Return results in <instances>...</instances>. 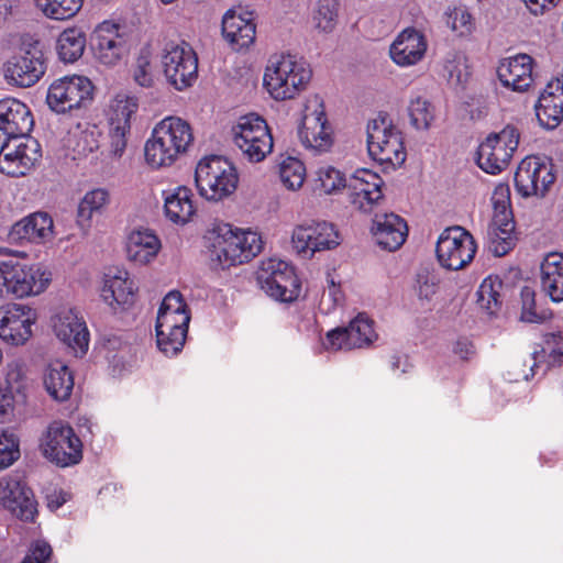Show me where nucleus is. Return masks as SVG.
<instances>
[{
    "instance_id": "1",
    "label": "nucleus",
    "mask_w": 563,
    "mask_h": 563,
    "mask_svg": "<svg viewBox=\"0 0 563 563\" xmlns=\"http://www.w3.org/2000/svg\"><path fill=\"white\" fill-rule=\"evenodd\" d=\"M208 241L210 260L221 269L247 263L262 251V240L257 233L233 230L228 223L209 232Z\"/></svg>"
},
{
    "instance_id": "2",
    "label": "nucleus",
    "mask_w": 563,
    "mask_h": 563,
    "mask_svg": "<svg viewBox=\"0 0 563 563\" xmlns=\"http://www.w3.org/2000/svg\"><path fill=\"white\" fill-rule=\"evenodd\" d=\"M192 141V130L187 121L167 117L156 124L151 139L145 143V159L154 168L170 166Z\"/></svg>"
},
{
    "instance_id": "3",
    "label": "nucleus",
    "mask_w": 563,
    "mask_h": 563,
    "mask_svg": "<svg viewBox=\"0 0 563 563\" xmlns=\"http://www.w3.org/2000/svg\"><path fill=\"white\" fill-rule=\"evenodd\" d=\"M312 77L307 62L297 59L295 55L282 56L280 59L266 68L264 85L276 100L292 99Z\"/></svg>"
},
{
    "instance_id": "4",
    "label": "nucleus",
    "mask_w": 563,
    "mask_h": 563,
    "mask_svg": "<svg viewBox=\"0 0 563 563\" xmlns=\"http://www.w3.org/2000/svg\"><path fill=\"white\" fill-rule=\"evenodd\" d=\"M46 58L40 40L26 34L22 36L18 52L4 64V77L21 88L34 86L46 71Z\"/></svg>"
},
{
    "instance_id": "5",
    "label": "nucleus",
    "mask_w": 563,
    "mask_h": 563,
    "mask_svg": "<svg viewBox=\"0 0 563 563\" xmlns=\"http://www.w3.org/2000/svg\"><path fill=\"white\" fill-rule=\"evenodd\" d=\"M367 150L369 156L394 168L406 161V150L400 133L388 122L387 114H379L367 124Z\"/></svg>"
},
{
    "instance_id": "6",
    "label": "nucleus",
    "mask_w": 563,
    "mask_h": 563,
    "mask_svg": "<svg viewBox=\"0 0 563 563\" xmlns=\"http://www.w3.org/2000/svg\"><path fill=\"white\" fill-rule=\"evenodd\" d=\"M51 280V272L41 264L25 265L12 261L0 263V287L18 298L43 292Z\"/></svg>"
},
{
    "instance_id": "7",
    "label": "nucleus",
    "mask_w": 563,
    "mask_h": 563,
    "mask_svg": "<svg viewBox=\"0 0 563 563\" xmlns=\"http://www.w3.org/2000/svg\"><path fill=\"white\" fill-rule=\"evenodd\" d=\"M43 455L60 467L82 460V442L74 429L62 420L53 421L41 440Z\"/></svg>"
},
{
    "instance_id": "8",
    "label": "nucleus",
    "mask_w": 563,
    "mask_h": 563,
    "mask_svg": "<svg viewBox=\"0 0 563 563\" xmlns=\"http://www.w3.org/2000/svg\"><path fill=\"white\" fill-rule=\"evenodd\" d=\"M256 280L269 297L282 302H292L300 295L301 283L295 268L280 260L263 262Z\"/></svg>"
},
{
    "instance_id": "9",
    "label": "nucleus",
    "mask_w": 563,
    "mask_h": 563,
    "mask_svg": "<svg viewBox=\"0 0 563 563\" xmlns=\"http://www.w3.org/2000/svg\"><path fill=\"white\" fill-rule=\"evenodd\" d=\"M473 235L460 225L444 229L438 238L435 255L439 264L449 271L465 268L475 257Z\"/></svg>"
},
{
    "instance_id": "10",
    "label": "nucleus",
    "mask_w": 563,
    "mask_h": 563,
    "mask_svg": "<svg viewBox=\"0 0 563 563\" xmlns=\"http://www.w3.org/2000/svg\"><path fill=\"white\" fill-rule=\"evenodd\" d=\"M93 85L84 76H66L55 80L48 88L46 102L56 113L87 108L93 100Z\"/></svg>"
},
{
    "instance_id": "11",
    "label": "nucleus",
    "mask_w": 563,
    "mask_h": 563,
    "mask_svg": "<svg viewBox=\"0 0 563 563\" xmlns=\"http://www.w3.org/2000/svg\"><path fill=\"white\" fill-rule=\"evenodd\" d=\"M162 64L167 81L177 90L190 87L198 77V57L192 47L181 41L165 44Z\"/></svg>"
},
{
    "instance_id": "12",
    "label": "nucleus",
    "mask_w": 563,
    "mask_h": 563,
    "mask_svg": "<svg viewBox=\"0 0 563 563\" xmlns=\"http://www.w3.org/2000/svg\"><path fill=\"white\" fill-rule=\"evenodd\" d=\"M0 505L12 516L25 522H33L37 515L34 493L20 473L0 478Z\"/></svg>"
},
{
    "instance_id": "13",
    "label": "nucleus",
    "mask_w": 563,
    "mask_h": 563,
    "mask_svg": "<svg viewBox=\"0 0 563 563\" xmlns=\"http://www.w3.org/2000/svg\"><path fill=\"white\" fill-rule=\"evenodd\" d=\"M291 242L298 254L311 257L316 252L336 247L340 235L332 223L311 220L294 229Z\"/></svg>"
},
{
    "instance_id": "14",
    "label": "nucleus",
    "mask_w": 563,
    "mask_h": 563,
    "mask_svg": "<svg viewBox=\"0 0 563 563\" xmlns=\"http://www.w3.org/2000/svg\"><path fill=\"white\" fill-rule=\"evenodd\" d=\"M516 230L510 208V188L506 183L495 186V256H505L517 245Z\"/></svg>"
},
{
    "instance_id": "15",
    "label": "nucleus",
    "mask_w": 563,
    "mask_h": 563,
    "mask_svg": "<svg viewBox=\"0 0 563 563\" xmlns=\"http://www.w3.org/2000/svg\"><path fill=\"white\" fill-rule=\"evenodd\" d=\"M555 176L551 163L540 156L523 158L515 174L517 191L523 197H543L554 183Z\"/></svg>"
},
{
    "instance_id": "16",
    "label": "nucleus",
    "mask_w": 563,
    "mask_h": 563,
    "mask_svg": "<svg viewBox=\"0 0 563 563\" xmlns=\"http://www.w3.org/2000/svg\"><path fill=\"white\" fill-rule=\"evenodd\" d=\"M376 339L374 321L366 313H358L347 327L329 331L323 344L328 350H352L369 346Z\"/></svg>"
},
{
    "instance_id": "17",
    "label": "nucleus",
    "mask_w": 563,
    "mask_h": 563,
    "mask_svg": "<svg viewBox=\"0 0 563 563\" xmlns=\"http://www.w3.org/2000/svg\"><path fill=\"white\" fill-rule=\"evenodd\" d=\"M36 321L34 309L22 303L0 307V338L11 345H23L32 336Z\"/></svg>"
},
{
    "instance_id": "18",
    "label": "nucleus",
    "mask_w": 563,
    "mask_h": 563,
    "mask_svg": "<svg viewBox=\"0 0 563 563\" xmlns=\"http://www.w3.org/2000/svg\"><path fill=\"white\" fill-rule=\"evenodd\" d=\"M0 170L10 176L25 175L42 157L38 142L30 136L4 143Z\"/></svg>"
},
{
    "instance_id": "19",
    "label": "nucleus",
    "mask_w": 563,
    "mask_h": 563,
    "mask_svg": "<svg viewBox=\"0 0 563 563\" xmlns=\"http://www.w3.org/2000/svg\"><path fill=\"white\" fill-rule=\"evenodd\" d=\"M90 46L95 57L106 66L117 65L126 53V43L119 33V25L108 22L95 30Z\"/></svg>"
},
{
    "instance_id": "20",
    "label": "nucleus",
    "mask_w": 563,
    "mask_h": 563,
    "mask_svg": "<svg viewBox=\"0 0 563 563\" xmlns=\"http://www.w3.org/2000/svg\"><path fill=\"white\" fill-rule=\"evenodd\" d=\"M54 223L47 212L36 211L16 221L8 233L12 244H44L52 240Z\"/></svg>"
},
{
    "instance_id": "21",
    "label": "nucleus",
    "mask_w": 563,
    "mask_h": 563,
    "mask_svg": "<svg viewBox=\"0 0 563 563\" xmlns=\"http://www.w3.org/2000/svg\"><path fill=\"white\" fill-rule=\"evenodd\" d=\"M298 134L301 143L307 148L321 153L327 152L332 146V130L322 102H319L318 108L311 113L305 114Z\"/></svg>"
},
{
    "instance_id": "22",
    "label": "nucleus",
    "mask_w": 563,
    "mask_h": 563,
    "mask_svg": "<svg viewBox=\"0 0 563 563\" xmlns=\"http://www.w3.org/2000/svg\"><path fill=\"white\" fill-rule=\"evenodd\" d=\"M137 111V103L132 99L120 100L112 108L109 118V152L120 158L128 144L131 131V117Z\"/></svg>"
},
{
    "instance_id": "23",
    "label": "nucleus",
    "mask_w": 563,
    "mask_h": 563,
    "mask_svg": "<svg viewBox=\"0 0 563 563\" xmlns=\"http://www.w3.org/2000/svg\"><path fill=\"white\" fill-rule=\"evenodd\" d=\"M540 124L547 129L556 128L563 120V78L548 82L534 106Z\"/></svg>"
},
{
    "instance_id": "24",
    "label": "nucleus",
    "mask_w": 563,
    "mask_h": 563,
    "mask_svg": "<svg viewBox=\"0 0 563 563\" xmlns=\"http://www.w3.org/2000/svg\"><path fill=\"white\" fill-rule=\"evenodd\" d=\"M222 35L235 51L250 47L256 37V24L252 13L227 11L222 18Z\"/></svg>"
},
{
    "instance_id": "25",
    "label": "nucleus",
    "mask_w": 563,
    "mask_h": 563,
    "mask_svg": "<svg viewBox=\"0 0 563 563\" xmlns=\"http://www.w3.org/2000/svg\"><path fill=\"white\" fill-rule=\"evenodd\" d=\"M372 233L380 249L393 252L406 241L408 227L398 214H376L373 220Z\"/></svg>"
},
{
    "instance_id": "26",
    "label": "nucleus",
    "mask_w": 563,
    "mask_h": 563,
    "mask_svg": "<svg viewBox=\"0 0 563 563\" xmlns=\"http://www.w3.org/2000/svg\"><path fill=\"white\" fill-rule=\"evenodd\" d=\"M496 73L504 87L522 92L532 82V58L527 54L505 58Z\"/></svg>"
},
{
    "instance_id": "27",
    "label": "nucleus",
    "mask_w": 563,
    "mask_h": 563,
    "mask_svg": "<svg viewBox=\"0 0 563 563\" xmlns=\"http://www.w3.org/2000/svg\"><path fill=\"white\" fill-rule=\"evenodd\" d=\"M382 177L369 169H357L350 179L347 187L353 190V203L363 211H369L372 206L383 198Z\"/></svg>"
},
{
    "instance_id": "28",
    "label": "nucleus",
    "mask_w": 563,
    "mask_h": 563,
    "mask_svg": "<svg viewBox=\"0 0 563 563\" xmlns=\"http://www.w3.org/2000/svg\"><path fill=\"white\" fill-rule=\"evenodd\" d=\"M101 297L114 310L130 308L136 299L133 280L129 278L126 271H119L117 275H106Z\"/></svg>"
},
{
    "instance_id": "29",
    "label": "nucleus",
    "mask_w": 563,
    "mask_h": 563,
    "mask_svg": "<svg viewBox=\"0 0 563 563\" xmlns=\"http://www.w3.org/2000/svg\"><path fill=\"white\" fill-rule=\"evenodd\" d=\"M424 36L415 29L402 31L390 46V57L400 66L417 64L424 55Z\"/></svg>"
},
{
    "instance_id": "30",
    "label": "nucleus",
    "mask_w": 563,
    "mask_h": 563,
    "mask_svg": "<svg viewBox=\"0 0 563 563\" xmlns=\"http://www.w3.org/2000/svg\"><path fill=\"white\" fill-rule=\"evenodd\" d=\"M540 285L542 292L553 302L563 301V255L548 254L540 266Z\"/></svg>"
},
{
    "instance_id": "31",
    "label": "nucleus",
    "mask_w": 563,
    "mask_h": 563,
    "mask_svg": "<svg viewBox=\"0 0 563 563\" xmlns=\"http://www.w3.org/2000/svg\"><path fill=\"white\" fill-rule=\"evenodd\" d=\"M44 386L47 394L56 401L63 402L70 398L74 390V373L62 362L51 363L44 374Z\"/></svg>"
},
{
    "instance_id": "32",
    "label": "nucleus",
    "mask_w": 563,
    "mask_h": 563,
    "mask_svg": "<svg viewBox=\"0 0 563 563\" xmlns=\"http://www.w3.org/2000/svg\"><path fill=\"white\" fill-rule=\"evenodd\" d=\"M164 195L166 218L175 224H186L196 212L191 190L180 186L170 194L164 191Z\"/></svg>"
},
{
    "instance_id": "33",
    "label": "nucleus",
    "mask_w": 563,
    "mask_h": 563,
    "mask_svg": "<svg viewBox=\"0 0 563 563\" xmlns=\"http://www.w3.org/2000/svg\"><path fill=\"white\" fill-rule=\"evenodd\" d=\"M159 249V239L150 230L132 232L126 244L128 257L140 264L150 263L157 256Z\"/></svg>"
},
{
    "instance_id": "34",
    "label": "nucleus",
    "mask_w": 563,
    "mask_h": 563,
    "mask_svg": "<svg viewBox=\"0 0 563 563\" xmlns=\"http://www.w3.org/2000/svg\"><path fill=\"white\" fill-rule=\"evenodd\" d=\"M57 338L74 350L86 353L89 345V331L85 321L77 316H66L54 327Z\"/></svg>"
},
{
    "instance_id": "35",
    "label": "nucleus",
    "mask_w": 563,
    "mask_h": 563,
    "mask_svg": "<svg viewBox=\"0 0 563 563\" xmlns=\"http://www.w3.org/2000/svg\"><path fill=\"white\" fill-rule=\"evenodd\" d=\"M230 164L231 162L220 155L206 156L198 163L195 170V181L200 196L209 192L212 178L217 175H224L225 170H230Z\"/></svg>"
},
{
    "instance_id": "36",
    "label": "nucleus",
    "mask_w": 563,
    "mask_h": 563,
    "mask_svg": "<svg viewBox=\"0 0 563 563\" xmlns=\"http://www.w3.org/2000/svg\"><path fill=\"white\" fill-rule=\"evenodd\" d=\"M86 34L79 27H68L64 30L56 43L58 57L64 63H74L78 60L86 47Z\"/></svg>"
},
{
    "instance_id": "37",
    "label": "nucleus",
    "mask_w": 563,
    "mask_h": 563,
    "mask_svg": "<svg viewBox=\"0 0 563 563\" xmlns=\"http://www.w3.org/2000/svg\"><path fill=\"white\" fill-rule=\"evenodd\" d=\"M232 134L234 142L260 136L258 142L263 145L262 148H264L268 140H271V132L266 121L254 113L241 117L236 125L232 128Z\"/></svg>"
},
{
    "instance_id": "38",
    "label": "nucleus",
    "mask_w": 563,
    "mask_h": 563,
    "mask_svg": "<svg viewBox=\"0 0 563 563\" xmlns=\"http://www.w3.org/2000/svg\"><path fill=\"white\" fill-rule=\"evenodd\" d=\"M519 136L518 130L512 125H507L495 133V172H500L509 164L518 148Z\"/></svg>"
},
{
    "instance_id": "39",
    "label": "nucleus",
    "mask_w": 563,
    "mask_h": 563,
    "mask_svg": "<svg viewBox=\"0 0 563 563\" xmlns=\"http://www.w3.org/2000/svg\"><path fill=\"white\" fill-rule=\"evenodd\" d=\"M339 0H318L312 13L314 27L322 33L334 31L339 20Z\"/></svg>"
},
{
    "instance_id": "40",
    "label": "nucleus",
    "mask_w": 563,
    "mask_h": 563,
    "mask_svg": "<svg viewBox=\"0 0 563 563\" xmlns=\"http://www.w3.org/2000/svg\"><path fill=\"white\" fill-rule=\"evenodd\" d=\"M109 195L104 189L88 191L77 208V223L80 228L89 227L90 219L95 212H100L108 202Z\"/></svg>"
},
{
    "instance_id": "41",
    "label": "nucleus",
    "mask_w": 563,
    "mask_h": 563,
    "mask_svg": "<svg viewBox=\"0 0 563 563\" xmlns=\"http://www.w3.org/2000/svg\"><path fill=\"white\" fill-rule=\"evenodd\" d=\"M239 175L235 167L230 164V170H225L224 175H217L211 180L209 192L201 197L207 200L219 201L232 195L238 187Z\"/></svg>"
},
{
    "instance_id": "42",
    "label": "nucleus",
    "mask_w": 563,
    "mask_h": 563,
    "mask_svg": "<svg viewBox=\"0 0 563 563\" xmlns=\"http://www.w3.org/2000/svg\"><path fill=\"white\" fill-rule=\"evenodd\" d=\"M84 0H42L38 7L52 20H68L75 16L82 7Z\"/></svg>"
},
{
    "instance_id": "43",
    "label": "nucleus",
    "mask_w": 563,
    "mask_h": 563,
    "mask_svg": "<svg viewBox=\"0 0 563 563\" xmlns=\"http://www.w3.org/2000/svg\"><path fill=\"white\" fill-rule=\"evenodd\" d=\"M408 114L415 129L428 130L434 120V107L429 100L419 96L410 101Z\"/></svg>"
},
{
    "instance_id": "44",
    "label": "nucleus",
    "mask_w": 563,
    "mask_h": 563,
    "mask_svg": "<svg viewBox=\"0 0 563 563\" xmlns=\"http://www.w3.org/2000/svg\"><path fill=\"white\" fill-rule=\"evenodd\" d=\"M521 313L520 320L529 323H541L551 317V312L545 309H538L536 303V291L526 286L521 289Z\"/></svg>"
},
{
    "instance_id": "45",
    "label": "nucleus",
    "mask_w": 563,
    "mask_h": 563,
    "mask_svg": "<svg viewBox=\"0 0 563 563\" xmlns=\"http://www.w3.org/2000/svg\"><path fill=\"white\" fill-rule=\"evenodd\" d=\"M279 175L283 184L289 189H298L302 186L306 168L301 161L288 156L279 165Z\"/></svg>"
},
{
    "instance_id": "46",
    "label": "nucleus",
    "mask_w": 563,
    "mask_h": 563,
    "mask_svg": "<svg viewBox=\"0 0 563 563\" xmlns=\"http://www.w3.org/2000/svg\"><path fill=\"white\" fill-rule=\"evenodd\" d=\"M158 350L168 357L178 355L185 344L187 333L185 331H166L155 329Z\"/></svg>"
},
{
    "instance_id": "47",
    "label": "nucleus",
    "mask_w": 563,
    "mask_h": 563,
    "mask_svg": "<svg viewBox=\"0 0 563 563\" xmlns=\"http://www.w3.org/2000/svg\"><path fill=\"white\" fill-rule=\"evenodd\" d=\"M190 311L157 313L155 329L166 331H185L188 333Z\"/></svg>"
},
{
    "instance_id": "48",
    "label": "nucleus",
    "mask_w": 563,
    "mask_h": 563,
    "mask_svg": "<svg viewBox=\"0 0 563 563\" xmlns=\"http://www.w3.org/2000/svg\"><path fill=\"white\" fill-rule=\"evenodd\" d=\"M446 24L460 36L471 34L473 30V18L464 7H455L446 12Z\"/></svg>"
},
{
    "instance_id": "49",
    "label": "nucleus",
    "mask_w": 563,
    "mask_h": 563,
    "mask_svg": "<svg viewBox=\"0 0 563 563\" xmlns=\"http://www.w3.org/2000/svg\"><path fill=\"white\" fill-rule=\"evenodd\" d=\"M258 141L260 136L255 139H243L242 141H238L234 143L250 162L258 163L262 162L266 157V155L272 152L273 136L271 135V140H268L264 148H262L263 145H261Z\"/></svg>"
},
{
    "instance_id": "50",
    "label": "nucleus",
    "mask_w": 563,
    "mask_h": 563,
    "mask_svg": "<svg viewBox=\"0 0 563 563\" xmlns=\"http://www.w3.org/2000/svg\"><path fill=\"white\" fill-rule=\"evenodd\" d=\"M541 353L547 355L548 366H556L563 362V334L549 333L545 335Z\"/></svg>"
},
{
    "instance_id": "51",
    "label": "nucleus",
    "mask_w": 563,
    "mask_h": 563,
    "mask_svg": "<svg viewBox=\"0 0 563 563\" xmlns=\"http://www.w3.org/2000/svg\"><path fill=\"white\" fill-rule=\"evenodd\" d=\"M20 456L19 443L12 433H0V468L13 464Z\"/></svg>"
},
{
    "instance_id": "52",
    "label": "nucleus",
    "mask_w": 563,
    "mask_h": 563,
    "mask_svg": "<svg viewBox=\"0 0 563 563\" xmlns=\"http://www.w3.org/2000/svg\"><path fill=\"white\" fill-rule=\"evenodd\" d=\"M319 180L322 189L327 194L347 187L344 175L332 166L320 168Z\"/></svg>"
},
{
    "instance_id": "53",
    "label": "nucleus",
    "mask_w": 563,
    "mask_h": 563,
    "mask_svg": "<svg viewBox=\"0 0 563 563\" xmlns=\"http://www.w3.org/2000/svg\"><path fill=\"white\" fill-rule=\"evenodd\" d=\"M540 352L534 350L530 355L529 360L525 361L521 366L516 364V368L514 373H508V380L510 382H519V380H529L536 374V368L538 367V356Z\"/></svg>"
},
{
    "instance_id": "54",
    "label": "nucleus",
    "mask_w": 563,
    "mask_h": 563,
    "mask_svg": "<svg viewBox=\"0 0 563 563\" xmlns=\"http://www.w3.org/2000/svg\"><path fill=\"white\" fill-rule=\"evenodd\" d=\"M475 162L482 170L493 175V133H489L478 146Z\"/></svg>"
},
{
    "instance_id": "55",
    "label": "nucleus",
    "mask_w": 563,
    "mask_h": 563,
    "mask_svg": "<svg viewBox=\"0 0 563 563\" xmlns=\"http://www.w3.org/2000/svg\"><path fill=\"white\" fill-rule=\"evenodd\" d=\"M493 302V275H488L479 285L476 291V305L477 307L487 312L488 316L493 314L490 311V305Z\"/></svg>"
},
{
    "instance_id": "56",
    "label": "nucleus",
    "mask_w": 563,
    "mask_h": 563,
    "mask_svg": "<svg viewBox=\"0 0 563 563\" xmlns=\"http://www.w3.org/2000/svg\"><path fill=\"white\" fill-rule=\"evenodd\" d=\"M179 311H190V309L183 295L178 290H172L164 297L157 313Z\"/></svg>"
},
{
    "instance_id": "57",
    "label": "nucleus",
    "mask_w": 563,
    "mask_h": 563,
    "mask_svg": "<svg viewBox=\"0 0 563 563\" xmlns=\"http://www.w3.org/2000/svg\"><path fill=\"white\" fill-rule=\"evenodd\" d=\"M150 68L151 63L148 57L140 56L134 69V80L142 87H151L153 84V76Z\"/></svg>"
},
{
    "instance_id": "58",
    "label": "nucleus",
    "mask_w": 563,
    "mask_h": 563,
    "mask_svg": "<svg viewBox=\"0 0 563 563\" xmlns=\"http://www.w3.org/2000/svg\"><path fill=\"white\" fill-rule=\"evenodd\" d=\"M52 547L45 541H37L32 548L31 554L24 560H31L32 563H46L52 555Z\"/></svg>"
},
{
    "instance_id": "59",
    "label": "nucleus",
    "mask_w": 563,
    "mask_h": 563,
    "mask_svg": "<svg viewBox=\"0 0 563 563\" xmlns=\"http://www.w3.org/2000/svg\"><path fill=\"white\" fill-rule=\"evenodd\" d=\"M418 294L421 299L430 300L438 290V280L434 276H419Z\"/></svg>"
},
{
    "instance_id": "60",
    "label": "nucleus",
    "mask_w": 563,
    "mask_h": 563,
    "mask_svg": "<svg viewBox=\"0 0 563 563\" xmlns=\"http://www.w3.org/2000/svg\"><path fill=\"white\" fill-rule=\"evenodd\" d=\"M529 11L534 15H541L554 8L559 0H522Z\"/></svg>"
},
{
    "instance_id": "61",
    "label": "nucleus",
    "mask_w": 563,
    "mask_h": 563,
    "mask_svg": "<svg viewBox=\"0 0 563 563\" xmlns=\"http://www.w3.org/2000/svg\"><path fill=\"white\" fill-rule=\"evenodd\" d=\"M66 501L67 494L63 490H54L53 493L46 495V504L52 511L59 509L64 504H66Z\"/></svg>"
},
{
    "instance_id": "62",
    "label": "nucleus",
    "mask_w": 563,
    "mask_h": 563,
    "mask_svg": "<svg viewBox=\"0 0 563 563\" xmlns=\"http://www.w3.org/2000/svg\"><path fill=\"white\" fill-rule=\"evenodd\" d=\"M454 352L459 354L462 360H467L468 355L474 353V345L467 339H460L455 343Z\"/></svg>"
},
{
    "instance_id": "63",
    "label": "nucleus",
    "mask_w": 563,
    "mask_h": 563,
    "mask_svg": "<svg viewBox=\"0 0 563 563\" xmlns=\"http://www.w3.org/2000/svg\"><path fill=\"white\" fill-rule=\"evenodd\" d=\"M408 367H410V364L408 363L407 356H400V355H394L391 360V368L394 371L401 368L402 373L408 372Z\"/></svg>"
},
{
    "instance_id": "64",
    "label": "nucleus",
    "mask_w": 563,
    "mask_h": 563,
    "mask_svg": "<svg viewBox=\"0 0 563 563\" xmlns=\"http://www.w3.org/2000/svg\"><path fill=\"white\" fill-rule=\"evenodd\" d=\"M329 295L333 298V301L338 303L342 299L340 286L335 285L333 278L328 279Z\"/></svg>"
}]
</instances>
